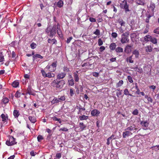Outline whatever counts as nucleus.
Segmentation results:
<instances>
[{
    "instance_id": "obj_7",
    "label": "nucleus",
    "mask_w": 159,
    "mask_h": 159,
    "mask_svg": "<svg viewBox=\"0 0 159 159\" xmlns=\"http://www.w3.org/2000/svg\"><path fill=\"white\" fill-rule=\"evenodd\" d=\"M140 124L143 127V129L144 130H146L147 129L149 123L146 120L141 121Z\"/></svg>"
},
{
    "instance_id": "obj_44",
    "label": "nucleus",
    "mask_w": 159,
    "mask_h": 159,
    "mask_svg": "<svg viewBox=\"0 0 159 159\" xmlns=\"http://www.w3.org/2000/svg\"><path fill=\"white\" fill-rule=\"evenodd\" d=\"M63 71L64 72H68L70 71L69 69L68 68H67L66 67H63Z\"/></svg>"
},
{
    "instance_id": "obj_49",
    "label": "nucleus",
    "mask_w": 159,
    "mask_h": 159,
    "mask_svg": "<svg viewBox=\"0 0 159 159\" xmlns=\"http://www.w3.org/2000/svg\"><path fill=\"white\" fill-rule=\"evenodd\" d=\"M98 45L99 46H100L102 45L103 42L102 39H99L98 40Z\"/></svg>"
},
{
    "instance_id": "obj_2",
    "label": "nucleus",
    "mask_w": 159,
    "mask_h": 159,
    "mask_svg": "<svg viewBox=\"0 0 159 159\" xmlns=\"http://www.w3.org/2000/svg\"><path fill=\"white\" fill-rule=\"evenodd\" d=\"M65 84V82L64 80L58 81L57 80H54L51 83L52 86L59 89H61Z\"/></svg>"
},
{
    "instance_id": "obj_8",
    "label": "nucleus",
    "mask_w": 159,
    "mask_h": 159,
    "mask_svg": "<svg viewBox=\"0 0 159 159\" xmlns=\"http://www.w3.org/2000/svg\"><path fill=\"white\" fill-rule=\"evenodd\" d=\"M29 94L30 95H34L35 93H34L33 90L31 87L29 86L27 89L26 95Z\"/></svg>"
},
{
    "instance_id": "obj_40",
    "label": "nucleus",
    "mask_w": 159,
    "mask_h": 159,
    "mask_svg": "<svg viewBox=\"0 0 159 159\" xmlns=\"http://www.w3.org/2000/svg\"><path fill=\"white\" fill-rule=\"evenodd\" d=\"M36 44L34 42L30 44V47L32 49H34L36 47Z\"/></svg>"
},
{
    "instance_id": "obj_20",
    "label": "nucleus",
    "mask_w": 159,
    "mask_h": 159,
    "mask_svg": "<svg viewBox=\"0 0 159 159\" xmlns=\"http://www.w3.org/2000/svg\"><path fill=\"white\" fill-rule=\"evenodd\" d=\"M151 37L152 36H151L150 35H147L144 37V39L145 41L148 42L149 41H150Z\"/></svg>"
},
{
    "instance_id": "obj_32",
    "label": "nucleus",
    "mask_w": 159,
    "mask_h": 159,
    "mask_svg": "<svg viewBox=\"0 0 159 159\" xmlns=\"http://www.w3.org/2000/svg\"><path fill=\"white\" fill-rule=\"evenodd\" d=\"M55 75L53 73L49 72L47 74L46 77H48V78H52Z\"/></svg>"
},
{
    "instance_id": "obj_15",
    "label": "nucleus",
    "mask_w": 159,
    "mask_h": 159,
    "mask_svg": "<svg viewBox=\"0 0 159 159\" xmlns=\"http://www.w3.org/2000/svg\"><path fill=\"white\" fill-rule=\"evenodd\" d=\"M25 94L24 93H21L19 92V91H17L16 92L15 95V96L16 98H18L20 97L21 95H24Z\"/></svg>"
},
{
    "instance_id": "obj_27",
    "label": "nucleus",
    "mask_w": 159,
    "mask_h": 159,
    "mask_svg": "<svg viewBox=\"0 0 159 159\" xmlns=\"http://www.w3.org/2000/svg\"><path fill=\"white\" fill-rule=\"evenodd\" d=\"M63 2L62 0L59 1L57 3V7H61L63 6Z\"/></svg>"
},
{
    "instance_id": "obj_54",
    "label": "nucleus",
    "mask_w": 159,
    "mask_h": 159,
    "mask_svg": "<svg viewBox=\"0 0 159 159\" xmlns=\"http://www.w3.org/2000/svg\"><path fill=\"white\" fill-rule=\"evenodd\" d=\"M89 21L91 22H95L96 21V20L95 18L90 17L89 18Z\"/></svg>"
},
{
    "instance_id": "obj_14",
    "label": "nucleus",
    "mask_w": 159,
    "mask_h": 159,
    "mask_svg": "<svg viewBox=\"0 0 159 159\" xmlns=\"http://www.w3.org/2000/svg\"><path fill=\"white\" fill-rule=\"evenodd\" d=\"M48 42L49 43H51L52 44H56L57 43V41L55 39H48Z\"/></svg>"
},
{
    "instance_id": "obj_3",
    "label": "nucleus",
    "mask_w": 159,
    "mask_h": 159,
    "mask_svg": "<svg viewBox=\"0 0 159 159\" xmlns=\"http://www.w3.org/2000/svg\"><path fill=\"white\" fill-rule=\"evenodd\" d=\"M57 66V62H54L52 63L51 65L47 66L45 69H48L49 71L54 72L56 70Z\"/></svg>"
},
{
    "instance_id": "obj_57",
    "label": "nucleus",
    "mask_w": 159,
    "mask_h": 159,
    "mask_svg": "<svg viewBox=\"0 0 159 159\" xmlns=\"http://www.w3.org/2000/svg\"><path fill=\"white\" fill-rule=\"evenodd\" d=\"M93 75L95 77H98V73L96 72H93Z\"/></svg>"
},
{
    "instance_id": "obj_13",
    "label": "nucleus",
    "mask_w": 159,
    "mask_h": 159,
    "mask_svg": "<svg viewBox=\"0 0 159 159\" xmlns=\"http://www.w3.org/2000/svg\"><path fill=\"white\" fill-rule=\"evenodd\" d=\"M57 33L59 37H61L62 36V32L61 29L59 28V25L57 24Z\"/></svg>"
},
{
    "instance_id": "obj_5",
    "label": "nucleus",
    "mask_w": 159,
    "mask_h": 159,
    "mask_svg": "<svg viewBox=\"0 0 159 159\" xmlns=\"http://www.w3.org/2000/svg\"><path fill=\"white\" fill-rule=\"evenodd\" d=\"M137 128H136L135 125L134 124L127 125V128L125 129V130H128L134 133L136 132Z\"/></svg>"
},
{
    "instance_id": "obj_39",
    "label": "nucleus",
    "mask_w": 159,
    "mask_h": 159,
    "mask_svg": "<svg viewBox=\"0 0 159 159\" xmlns=\"http://www.w3.org/2000/svg\"><path fill=\"white\" fill-rule=\"evenodd\" d=\"M93 34L97 36H98L100 35V31L98 29H97L95 31L93 32Z\"/></svg>"
},
{
    "instance_id": "obj_61",
    "label": "nucleus",
    "mask_w": 159,
    "mask_h": 159,
    "mask_svg": "<svg viewBox=\"0 0 159 159\" xmlns=\"http://www.w3.org/2000/svg\"><path fill=\"white\" fill-rule=\"evenodd\" d=\"M4 60V58L3 56L2 55H0V62H2Z\"/></svg>"
},
{
    "instance_id": "obj_24",
    "label": "nucleus",
    "mask_w": 159,
    "mask_h": 159,
    "mask_svg": "<svg viewBox=\"0 0 159 159\" xmlns=\"http://www.w3.org/2000/svg\"><path fill=\"white\" fill-rule=\"evenodd\" d=\"M123 48L120 47H118L115 49V51L116 52H123Z\"/></svg>"
},
{
    "instance_id": "obj_25",
    "label": "nucleus",
    "mask_w": 159,
    "mask_h": 159,
    "mask_svg": "<svg viewBox=\"0 0 159 159\" xmlns=\"http://www.w3.org/2000/svg\"><path fill=\"white\" fill-rule=\"evenodd\" d=\"M149 7L151 9L152 11V12H153L155 8V4L152 2H151L150 3V5Z\"/></svg>"
},
{
    "instance_id": "obj_48",
    "label": "nucleus",
    "mask_w": 159,
    "mask_h": 159,
    "mask_svg": "<svg viewBox=\"0 0 159 159\" xmlns=\"http://www.w3.org/2000/svg\"><path fill=\"white\" fill-rule=\"evenodd\" d=\"M6 144L9 146H11L13 145V143H10V141L9 140V141H7L6 142Z\"/></svg>"
},
{
    "instance_id": "obj_51",
    "label": "nucleus",
    "mask_w": 159,
    "mask_h": 159,
    "mask_svg": "<svg viewBox=\"0 0 159 159\" xmlns=\"http://www.w3.org/2000/svg\"><path fill=\"white\" fill-rule=\"evenodd\" d=\"M132 114L134 115H137L138 114V111L137 109H136L132 112Z\"/></svg>"
},
{
    "instance_id": "obj_1",
    "label": "nucleus",
    "mask_w": 159,
    "mask_h": 159,
    "mask_svg": "<svg viewBox=\"0 0 159 159\" xmlns=\"http://www.w3.org/2000/svg\"><path fill=\"white\" fill-rule=\"evenodd\" d=\"M129 32L128 31H126L121 34L120 41L122 44L129 43Z\"/></svg>"
},
{
    "instance_id": "obj_11",
    "label": "nucleus",
    "mask_w": 159,
    "mask_h": 159,
    "mask_svg": "<svg viewBox=\"0 0 159 159\" xmlns=\"http://www.w3.org/2000/svg\"><path fill=\"white\" fill-rule=\"evenodd\" d=\"M126 131L124 132L123 133V137L124 138H126L127 137H128L129 136L131 135L132 134V133L128 130H126Z\"/></svg>"
},
{
    "instance_id": "obj_50",
    "label": "nucleus",
    "mask_w": 159,
    "mask_h": 159,
    "mask_svg": "<svg viewBox=\"0 0 159 159\" xmlns=\"http://www.w3.org/2000/svg\"><path fill=\"white\" fill-rule=\"evenodd\" d=\"M153 32L158 34H159V27L153 30Z\"/></svg>"
},
{
    "instance_id": "obj_58",
    "label": "nucleus",
    "mask_w": 159,
    "mask_h": 159,
    "mask_svg": "<svg viewBox=\"0 0 159 159\" xmlns=\"http://www.w3.org/2000/svg\"><path fill=\"white\" fill-rule=\"evenodd\" d=\"M59 130H61L64 131H67L68 130V129L64 127L61 128Z\"/></svg>"
},
{
    "instance_id": "obj_26",
    "label": "nucleus",
    "mask_w": 159,
    "mask_h": 159,
    "mask_svg": "<svg viewBox=\"0 0 159 159\" xmlns=\"http://www.w3.org/2000/svg\"><path fill=\"white\" fill-rule=\"evenodd\" d=\"M152 48L151 46L148 45L145 47V50L147 52H150L152 51Z\"/></svg>"
},
{
    "instance_id": "obj_9",
    "label": "nucleus",
    "mask_w": 159,
    "mask_h": 159,
    "mask_svg": "<svg viewBox=\"0 0 159 159\" xmlns=\"http://www.w3.org/2000/svg\"><path fill=\"white\" fill-rule=\"evenodd\" d=\"M66 75V73L61 72L57 75V79L59 80L63 79L65 77Z\"/></svg>"
},
{
    "instance_id": "obj_38",
    "label": "nucleus",
    "mask_w": 159,
    "mask_h": 159,
    "mask_svg": "<svg viewBox=\"0 0 159 159\" xmlns=\"http://www.w3.org/2000/svg\"><path fill=\"white\" fill-rule=\"evenodd\" d=\"M41 72L42 74V76L44 78L46 77V75L47 73H46L45 71L44 70H43V69L41 70Z\"/></svg>"
},
{
    "instance_id": "obj_6",
    "label": "nucleus",
    "mask_w": 159,
    "mask_h": 159,
    "mask_svg": "<svg viewBox=\"0 0 159 159\" xmlns=\"http://www.w3.org/2000/svg\"><path fill=\"white\" fill-rule=\"evenodd\" d=\"M56 34V26L54 25L52 29L51 30L49 36L50 37H53Z\"/></svg>"
},
{
    "instance_id": "obj_46",
    "label": "nucleus",
    "mask_w": 159,
    "mask_h": 159,
    "mask_svg": "<svg viewBox=\"0 0 159 159\" xmlns=\"http://www.w3.org/2000/svg\"><path fill=\"white\" fill-rule=\"evenodd\" d=\"M127 79H128V81H129V82H130L131 83H132L133 82V81L132 78L130 76H129V75L127 77Z\"/></svg>"
},
{
    "instance_id": "obj_36",
    "label": "nucleus",
    "mask_w": 159,
    "mask_h": 159,
    "mask_svg": "<svg viewBox=\"0 0 159 159\" xmlns=\"http://www.w3.org/2000/svg\"><path fill=\"white\" fill-rule=\"evenodd\" d=\"M126 61L127 62H129L130 63H133L134 61L132 60V56L127 57L126 59Z\"/></svg>"
},
{
    "instance_id": "obj_56",
    "label": "nucleus",
    "mask_w": 159,
    "mask_h": 159,
    "mask_svg": "<svg viewBox=\"0 0 159 159\" xmlns=\"http://www.w3.org/2000/svg\"><path fill=\"white\" fill-rule=\"evenodd\" d=\"M72 37H69L67 39L66 42L67 43H69L70 42V41L72 39Z\"/></svg>"
},
{
    "instance_id": "obj_42",
    "label": "nucleus",
    "mask_w": 159,
    "mask_h": 159,
    "mask_svg": "<svg viewBox=\"0 0 159 159\" xmlns=\"http://www.w3.org/2000/svg\"><path fill=\"white\" fill-rule=\"evenodd\" d=\"M58 98L59 99V100H60V102L61 101H64L65 100V98L64 96H58Z\"/></svg>"
},
{
    "instance_id": "obj_63",
    "label": "nucleus",
    "mask_w": 159,
    "mask_h": 159,
    "mask_svg": "<svg viewBox=\"0 0 159 159\" xmlns=\"http://www.w3.org/2000/svg\"><path fill=\"white\" fill-rule=\"evenodd\" d=\"M147 100L148 102H150L151 103H152V102L153 100L150 97H149Z\"/></svg>"
},
{
    "instance_id": "obj_60",
    "label": "nucleus",
    "mask_w": 159,
    "mask_h": 159,
    "mask_svg": "<svg viewBox=\"0 0 159 159\" xmlns=\"http://www.w3.org/2000/svg\"><path fill=\"white\" fill-rule=\"evenodd\" d=\"M61 154L60 153H57L56 155V157L58 159L60 158L61 157Z\"/></svg>"
},
{
    "instance_id": "obj_47",
    "label": "nucleus",
    "mask_w": 159,
    "mask_h": 159,
    "mask_svg": "<svg viewBox=\"0 0 159 159\" xmlns=\"http://www.w3.org/2000/svg\"><path fill=\"white\" fill-rule=\"evenodd\" d=\"M124 93L125 95H128L129 94V92L127 89H126L124 90Z\"/></svg>"
},
{
    "instance_id": "obj_10",
    "label": "nucleus",
    "mask_w": 159,
    "mask_h": 159,
    "mask_svg": "<svg viewBox=\"0 0 159 159\" xmlns=\"http://www.w3.org/2000/svg\"><path fill=\"white\" fill-rule=\"evenodd\" d=\"M132 46L129 44L127 45L125 47L124 51L127 53H129L131 51Z\"/></svg>"
},
{
    "instance_id": "obj_19",
    "label": "nucleus",
    "mask_w": 159,
    "mask_h": 159,
    "mask_svg": "<svg viewBox=\"0 0 159 159\" xmlns=\"http://www.w3.org/2000/svg\"><path fill=\"white\" fill-rule=\"evenodd\" d=\"M60 102L58 98H54L51 101L52 104H54L56 103H58Z\"/></svg>"
},
{
    "instance_id": "obj_41",
    "label": "nucleus",
    "mask_w": 159,
    "mask_h": 159,
    "mask_svg": "<svg viewBox=\"0 0 159 159\" xmlns=\"http://www.w3.org/2000/svg\"><path fill=\"white\" fill-rule=\"evenodd\" d=\"M2 101L4 103L6 104V103H7L9 101V99H8V98H4L2 99Z\"/></svg>"
},
{
    "instance_id": "obj_53",
    "label": "nucleus",
    "mask_w": 159,
    "mask_h": 159,
    "mask_svg": "<svg viewBox=\"0 0 159 159\" xmlns=\"http://www.w3.org/2000/svg\"><path fill=\"white\" fill-rule=\"evenodd\" d=\"M51 29L50 27H48L46 30V32L48 34L49 32H50Z\"/></svg>"
},
{
    "instance_id": "obj_21",
    "label": "nucleus",
    "mask_w": 159,
    "mask_h": 159,
    "mask_svg": "<svg viewBox=\"0 0 159 159\" xmlns=\"http://www.w3.org/2000/svg\"><path fill=\"white\" fill-rule=\"evenodd\" d=\"M79 127L80 128V130L82 131L84 129L86 126L85 125H84L83 123L80 122L79 124Z\"/></svg>"
},
{
    "instance_id": "obj_59",
    "label": "nucleus",
    "mask_w": 159,
    "mask_h": 159,
    "mask_svg": "<svg viewBox=\"0 0 159 159\" xmlns=\"http://www.w3.org/2000/svg\"><path fill=\"white\" fill-rule=\"evenodd\" d=\"M36 154V152H34L33 151H32L30 152V155L31 156H35Z\"/></svg>"
},
{
    "instance_id": "obj_28",
    "label": "nucleus",
    "mask_w": 159,
    "mask_h": 159,
    "mask_svg": "<svg viewBox=\"0 0 159 159\" xmlns=\"http://www.w3.org/2000/svg\"><path fill=\"white\" fill-rule=\"evenodd\" d=\"M133 54L135 55L136 57H138L139 55V52L138 51L135 50L133 51Z\"/></svg>"
},
{
    "instance_id": "obj_17",
    "label": "nucleus",
    "mask_w": 159,
    "mask_h": 159,
    "mask_svg": "<svg viewBox=\"0 0 159 159\" xmlns=\"http://www.w3.org/2000/svg\"><path fill=\"white\" fill-rule=\"evenodd\" d=\"M37 58H39L40 59H42L43 58V57L41 56V55L39 54H36L34 56H33V61H34Z\"/></svg>"
},
{
    "instance_id": "obj_22",
    "label": "nucleus",
    "mask_w": 159,
    "mask_h": 159,
    "mask_svg": "<svg viewBox=\"0 0 159 159\" xmlns=\"http://www.w3.org/2000/svg\"><path fill=\"white\" fill-rule=\"evenodd\" d=\"M9 139L10 141V143H13V145L16 143H17L16 142V139L14 138L13 137H10Z\"/></svg>"
},
{
    "instance_id": "obj_64",
    "label": "nucleus",
    "mask_w": 159,
    "mask_h": 159,
    "mask_svg": "<svg viewBox=\"0 0 159 159\" xmlns=\"http://www.w3.org/2000/svg\"><path fill=\"white\" fill-rule=\"evenodd\" d=\"M105 47L103 46H102L100 48V50L101 51H103L105 49Z\"/></svg>"
},
{
    "instance_id": "obj_62",
    "label": "nucleus",
    "mask_w": 159,
    "mask_h": 159,
    "mask_svg": "<svg viewBox=\"0 0 159 159\" xmlns=\"http://www.w3.org/2000/svg\"><path fill=\"white\" fill-rule=\"evenodd\" d=\"M109 139L111 140V139H115V135L114 134H112L111 135V136L109 138Z\"/></svg>"
},
{
    "instance_id": "obj_29",
    "label": "nucleus",
    "mask_w": 159,
    "mask_h": 159,
    "mask_svg": "<svg viewBox=\"0 0 159 159\" xmlns=\"http://www.w3.org/2000/svg\"><path fill=\"white\" fill-rule=\"evenodd\" d=\"M150 41L154 44H157V39L155 38H152V37Z\"/></svg>"
},
{
    "instance_id": "obj_31",
    "label": "nucleus",
    "mask_w": 159,
    "mask_h": 159,
    "mask_svg": "<svg viewBox=\"0 0 159 159\" xmlns=\"http://www.w3.org/2000/svg\"><path fill=\"white\" fill-rule=\"evenodd\" d=\"M13 114L15 118L18 117L19 115L18 111L16 110H14V111Z\"/></svg>"
},
{
    "instance_id": "obj_16",
    "label": "nucleus",
    "mask_w": 159,
    "mask_h": 159,
    "mask_svg": "<svg viewBox=\"0 0 159 159\" xmlns=\"http://www.w3.org/2000/svg\"><path fill=\"white\" fill-rule=\"evenodd\" d=\"M116 46V43H112L110 44L109 48L111 50H113L115 49Z\"/></svg>"
},
{
    "instance_id": "obj_34",
    "label": "nucleus",
    "mask_w": 159,
    "mask_h": 159,
    "mask_svg": "<svg viewBox=\"0 0 159 159\" xmlns=\"http://www.w3.org/2000/svg\"><path fill=\"white\" fill-rule=\"evenodd\" d=\"M12 86L14 88L17 87L19 85V83L17 81H14L12 84Z\"/></svg>"
},
{
    "instance_id": "obj_33",
    "label": "nucleus",
    "mask_w": 159,
    "mask_h": 159,
    "mask_svg": "<svg viewBox=\"0 0 159 159\" xmlns=\"http://www.w3.org/2000/svg\"><path fill=\"white\" fill-rule=\"evenodd\" d=\"M118 22L120 24L121 26H125V22L121 19H119L118 20Z\"/></svg>"
},
{
    "instance_id": "obj_30",
    "label": "nucleus",
    "mask_w": 159,
    "mask_h": 159,
    "mask_svg": "<svg viewBox=\"0 0 159 159\" xmlns=\"http://www.w3.org/2000/svg\"><path fill=\"white\" fill-rule=\"evenodd\" d=\"M88 118V116L85 115H83L82 116H80L79 117V119L80 120H86Z\"/></svg>"
},
{
    "instance_id": "obj_35",
    "label": "nucleus",
    "mask_w": 159,
    "mask_h": 159,
    "mask_svg": "<svg viewBox=\"0 0 159 159\" xmlns=\"http://www.w3.org/2000/svg\"><path fill=\"white\" fill-rule=\"evenodd\" d=\"M68 83L69 85L71 86H73L74 84V81L73 79L69 80H68Z\"/></svg>"
},
{
    "instance_id": "obj_43",
    "label": "nucleus",
    "mask_w": 159,
    "mask_h": 159,
    "mask_svg": "<svg viewBox=\"0 0 159 159\" xmlns=\"http://www.w3.org/2000/svg\"><path fill=\"white\" fill-rule=\"evenodd\" d=\"M43 139V137L41 135H39L37 137L38 141L39 142H40Z\"/></svg>"
},
{
    "instance_id": "obj_45",
    "label": "nucleus",
    "mask_w": 159,
    "mask_h": 159,
    "mask_svg": "<svg viewBox=\"0 0 159 159\" xmlns=\"http://www.w3.org/2000/svg\"><path fill=\"white\" fill-rule=\"evenodd\" d=\"M1 116L2 119V121H6V117L5 115L4 114H2L1 115Z\"/></svg>"
},
{
    "instance_id": "obj_23",
    "label": "nucleus",
    "mask_w": 159,
    "mask_h": 159,
    "mask_svg": "<svg viewBox=\"0 0 159 159\" xmlns=\"http://www.w3.org/2000/svg\"><path fill=\"white\" fill-rule=\"evenodd\" d=\"M74 77L75 80L76 82H78L79 81V78L78 75L75 72L74 73Z\"/></svg>"
},
{
    "instance_id": "obj_18",
    "label": "nucleus",
    "mask_w": 159,
    "mask_h": 159,
    "mask_svg": "<svg viewBox=\"0 0 159 159\" xmlns=\"http://www.w3.org/2000/svg\"><path fill=\"white\" fill-rule=\"evenodd\" d=\"M29 119L30 121L33 123H34L36 121V119L34 117L29 116Z\"/></svg>"
},
{
    "instance_id": "obj_4",
    "label": "nucleus",
    "mask_w": 159,
    "mask_h": 159,
    "mask_svg": "<svg viewBox=\"0 0 159 159\" xmlns=\"http://www.w3.org/2000/svg\"><path fill=\"white\" fill-rule=\"evenodd\" d=\"M122 2L124 4L121 3L120 4V8L124 9L126 13H127L128 11H129V5L127 4V1L124 0Z\"/></svg>"
},
{
    "instance_id": "obj_12",
    "label": "nucleus",
    "mask_w": 159,
    "mask_h": 159,
    "mask_svg": "<svg viewBox=\"0 0 159 159\" xmlns=\"http://www.w3.org/2000/svg\"><path fill=\"white\" fill-rule=\"evenodd\" d=\"M100 113V111L96 109L93 110L91 112V114L92 116H98Z\"/></svg>"
},
{
    "instance_id": "obj_37",
    "label": "nucleus",
    "mask_w": 159,
    "mask_h": 159,
    "mask_svg": "<svg viewBox=\"0 0 159 159\" xmlns=\"http://www.w3.org/2000/svg\"><path fill=\"white\" fill-rule=\"evenodd\" d=\"M123 84V81L122 80H120L118 83L116 85V86L118 87L121 86Z\"/></svg>"
},
{
    "instance_id": "obj_52",
    "label": "nucleus",
    "mask_w": 159,
    "mask_h": 159,
    "mask_svg": "<svg viewBox=\"0 0 159 159\" xmlns=\"http://www.w3.org/2000/svg\"><path fill=\"white\" fill-rule=\"evenodd\" d=\"M111 35L113 37L115 38L117 36V34L116 33L113 32L111 34Z\"/></svg>"
},
{
    "instance_id": "obj_55",
    "label": "nucleus",
    "mask_w": 159,
    "mask_h": 159,
    "mask_svg": "<svg viewBox=\"0 0 159 159\" xmlns=\"http://www.w3.org/2000/svg\"><path fill=\"white\" fill-rule=\"evenodd\" d=\"M74 94V90L73 89H70V94L71 96H72Z\"/></svg>"
}]
</instances>
